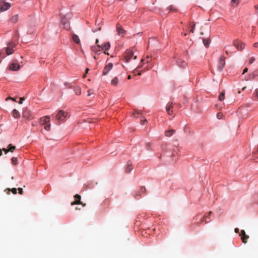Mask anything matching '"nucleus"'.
Returning <instances> with one entry per match:
<instances>
[{
    "label": "nucleus",
    "instance_id": "obj_9",
    "mask_svg": "<svg viewBox=\"0 0 258 258\" xmlns=\"http://www.w3.org/2000/svg\"><path fill=\"white\" fill-rule=\"evenodd\" d=\"M113 67V64L112 63H109L108 64H107L103 71V75H106L108 72L112 69Z\"/></svg>",
    "mask_w": 258,
    "mask_h": 258
},
{
    "label": "nucleus",
    "instance_id": "obj_56",
    "mask_svg": "<svg viewBox=\"0 0 258 258\" xmlns=\"http://www.w3.org/2000/svg\"><path fill=\"white\" fill-rule=\"evenodd\" d=\"M149 62H150V60H148L147 61V63H149Z\"/></svg>",
    "mask_w": 258,
    "mask_h": 258
},
{
    "label": "nucleus",
    "instance_id": "obj_43",
    "mask_svg": "<svg viewBox=\"0 0 258 258\" xmlns=\"http://www.w3.org/2000/svg\"><path fill=\"white\" fill-rule=\"evenodd\" d=\"M234 231H235V233H238L239 231V229L238 228H236L234 229Z\"/></svg>",
    "mask_w": 258,
    "mask_h": 258
},
{
    "label": "nucleus",
    "instance_id": "obj_57",
    "mask_svg": "<svg viewBox=\"0 0 258 258\" xmlns=\"http://www.w3.org/2000/svg\"><path fill=\"white\" fill-rule=\"evenodd\" d=\"M142 65L139 67V68H142Z\"/></svg>",
    "mask_w": 258,
    "mask_h": 258
},
{
    "label": "nucleus",
    "instance_id": "obj_17",
    "mask_svg": "<svg viewBox=\"0 0 258 258\" xmlns=\"http://www.w3.org/2000/svg\"><path fill=\"white\" fill-rule=\"evenodd\" d=\"M72 39L77 44L80 43V40L79 36L75 34H72Z\"/></svg>",
    "mask_w": 258,
    "mask_h": 258
},
{
    "label": "nucleus",
    "instance_id": "obj_40",
    "mask_svg": "<svg viewBox=\"0 0 258 258\" xmlns=\"http://www.w3.org/2000/svg\"><path fill=\"white\" fill-rule=\"evenodd\" d=\"M217 118L218 119H221V114L220 113H217Z\"/></svg>",
    "mask_w": 258,
    "mask_h": 258
},
{
    "label": "nucleus",
    "instance_id": "obj_33",
    "mask_svg": "<svg viewBox=\"0 0 258 258\" xmlns=\"http://www.w3.org/2000/svg\"><path fill=\"white\" fill-rule=\"evenodd\" d=\"M255 60V58L254 57H251L249 59V63L250 64H252Z\"/></svg>",
    "mask_w": 258,
    "mask_h": 258
},
{
    "label": "nucleus",
    "instance_id": "obj_41",
    "mask_svg": "<svg viewBox=\"0 0 258 258\" xmlns=\"http://www.w3.org/2000/svg\"><path fill=\"white\" fill-rule=\"evenodd\" d=\"M141 190L142 192H145L146 191V188L145 187H142L141 188Z\"/></svg>",
    "mask_w": 258,
    "mask_h": 258
},
{
    "label": "nucleus",
    "instance_id": "obj_59",
    "mask_svg": "<svg viewBox=\"0 0 258 258\" xmlns=\"http://www.w3.org/2000/svg\"><path fill=\"white\" fill-rule=\"evenodd\" d=\"M79 209V208H77L76 210Z\"/></svg>",
    "mask_w": 258,
    "mask_h": 258
},
{
    "label": "nucleus",
    "instance_id": "obj_23",
    "mask_svg": "<svg viewBox=\"0 0 258 258\" xmlns=\"http://www.w3.org/2000/svg\"><path fill=\"white\" fill-rule=\"evenodd\" d=\"M61 23L63 25V27L65 29H69V23L64 21L62 18H61Z\"/></svg>",
    "mask_w": 258,
    "mask_h": 258
},
{
    "label": "nucleus",
    "instance_id": "obj_14",
    "mask_svg": "<svg viewBox=\"0 0 258 258\" xmlns=\"http://www.w3.org/2000/svg\"><path fill=\"white\" fill-rule=\"evenodd\" d=\"M133 169L132 163L130 161H128L125 165V171L126 173H130Z\"/></svg>",
    "mask_w": 258,
    "mask_h": 258
},
{
    "label": "nucleus",
    "instance_id": "obj_28",
    "mask_svg": "<svg viewBox=\"0 0 258 258\" xmlns=\"http://www.w3.org/2000/svg\"><path fill=\"white\" fill-rule=\"evenodd\" d=\"M18 21V15H15L14 16L12 17V18H11V21L13 22V23H16L17 22V21Z\"/></svg>",
    "mask_w": 258,
    "mask_h": 258
},
{
    "label": "nucleus",
    "instance_id": "obj_47",
    "mask_svg": "<svg viewBox=\"0 0 258 258\" xmlns=\"http://www.w3.org/2000/svg\"><path fill=\"white\" fill-rule=\"evenodd\" d=\"M245 79L246 81H248V79H249V77H245Z\"/></svg>",
    "mask_w": 258,
    "mask_h": 258
},
{
    "label": "nucleus",
    "instance_id": "obj_27",
    "mask_svg": "<svg viewBox=\"0 0 258 258\" xmlns=\"http://www.w3.org/2000/svg\"><path fill=\"white\" fill-rule=\"evenodd\" d=\"M249 236L247 235H243L241 236V240L244 243H246L247 242V240L248 239Z\"/></svg>",
    "mask_w": 258,
    "mask_h": 258
},
{
    "label": "nucleus",
    "instance_id": "obj_7",
    "mask_svg": "<svg viewBox=\"0 0 258 258\" xmlns=\"http://www.w3.org/2000/svg\"><path fill=\"white\" fill-rule=\"evenodd\" d=\"M99 42L98 39H96V45H94L91 47L92 50L95 52L96 53H99L102 49H101V46H100L99 45L97 44Z\"/></svg>",
    "mask_w": 258,
    "mask_h": 258
},
{
    "label": "nucleus",
    "instance_id": "obj_24",
    "mask_svg": "<svg viewBox=\"0 0 258 258\" xmlns=\"http://www.w3.org/2000/svg\"><path fill=\"white\" fill-rule=\"evenodd\" d=\"M10 148L9 149V150L6 149L5 148H4L3 149V150L5 152V154H7L9 151L13 152L15 150V146H10Z\"/></svg>",
    "mask_w": 258,
    "mask_h": 258
},
{
    "label": "nucleus",
    "instance_id": "obj_21",
    "mask_svg": "<svg viewBox=\"0 0 258 258\" xmlns=\"http://www.w3.org/2000/svg\"><path fill=\"white\" fill-rule=\"evenodd\" d=\"M74 91L76 95H79L81 93V89L79 86H75L74 88Z\"/></svg>",
    "mask_w": 258,
    "mask_h": 258
},
{
    "label": "nucleus",
    "instance_id": "obj_36",
    "mask_svg": "<svg viewBox=\"0 0 258 258\" xmlns=\"http://www.w3.org/2000/svg\"><path fill=\"white\" fill-rule=\"evenodd\" d=\"M245 235H246L245 231L244 230H242L241 231L240 235L242 236Z\"/></svg>",
    "mask_w": 258,
    "mask_h": 258
},
{
    "label": "nucleus",
    "instance_id": "obj_44",
    "mask_svg": "<svg viewBox=\"0 0 258 258\" xmlns=\"http://www.w3.org/2000/svg\"><path fill=\"white\" fill-rule=\"evenodd\" d=\"M253 46L254 47H258V42L254 43Z\"/></svg>",
    "mask_w": 258,
    "mask_h": 258
},
{
    "label": "nucleus",
    "instance_id": "obj_42",
    "mask_svg": "<svg viewBox=\"0 0 258 258\" xmlns=\"http://www.w3.org/2000/svg\"><path fill=\"white\" fill-rule=\"evenodd\" d=\"M248 71V69L247 68H245L243 71V72H242V74H244L246 72H247Z\"/></svg>",
    "mask_w": 258,
    "mask_h": 258
},
{
    "label": "nucleus",
    "instance_id": "obj_34",
    "mask_svg": "<svg viewBox=\"0 0 258 258\" xmlns=\"http://www.w3.org/2000/svg\"><path fill=\"white\" fill-rule=\"evenodd\" d=\"M133 73H134L135 75H136V74H137L138 75H141V72H138V71L137 69H135V70L134 71Z\"/></svg>",
    "mask_w": 258,
    "mask_h": 258
},
{
    "label": "nucleus",
    "instance_id": "obj_10",
    "mask_svg": "<svg viewBox=\"0 0 258 258\" xmlns=\"http://www.w3.org/2000/svg\"><path fill=\"white\" fill-rule=\"evenodd\" d=\"M117 32L118 36L123 37L125 34V31L119 25H117Z\"/></svg>",
    "mask_w": 258,
    "mask_h": 258
},
{
    "label": "nucleus",
    "instance_id": "obj_35",
    "mask_svg": "<svg viewBox=\"0 0 258 258\" xmlns=\"http://www.w3.org/2000/svg\"><path fill=\"white\" fill-rule=\"evenodd\" d=\"M18 191H19V193L20 194V195H22L23 193V189L22 188H18Z\"/></svg>",
    "mask_w": 258,
    "mask_h": 258
},
{
    "label": "nucleus",
    "instance_id": "obj_3",
    "mask_svg": "<svg viewBox=\"0 0 258 258\" xmlns=\"http://www.w3.org/2000/svg\"><path fill=\"white\" fill-rule=\"evenodd\" d=\"M11 5L9 3H6L3 0H0V11L4 12L8 10Z\"/></svg>",
    "mask_w": 258,
    "mask_h": 258
},
{
    "label": "nucleus",
    "instance_id": "obj_32",
    "mask_svg": "<svg viewBox=\"0 0 258 258\" xmlns=\"http://www.w3.org/2000/svg\"><path fill=\"white\" fill-rule=\"evenodd\" d=\"M238 0H231V3L233 6H237L238 4Z\"/></svg>",
    "mask_w": 258,
    "mask_h": 258
},
{
    "label": "nucleus",
    "instance_id": "obj_25",
    "mask_svg": "<svg viewBox=\"0 0 258 258\" xmlns=\"http://www.w3.org/2000/svg\"><path fill=\"white\" fill-rule=\"evenodd\" d=\"M253 99L255 101L258 100V89H256L254 90Z\"/></svg>",
    "mask_w": 258,
    "mask_h": 258
},
{
    "label": "nucleus",
    "instance_id": "obj_12",
    "mask_svg": "<svg viewBox=\"0 0 258 258\" xmlns=\"http://www.w3.org/2000/svg\"><path fill=\"white\" fill-rule=\"evenodd\" d=\"M172 108L173 105L172 103L169 102L167 104L165 109L168 115H171L173 113Z\"/></svg>",
    "mask_w": 258,
    "mask_h": 258
},
{
    "label": "nucleus",
    "instance_id": "obj_39",
    "mask_svg": "<svg viewBox=\"0 0 258 258\" xmlns=\"http://www.w3.org/2000/svg\"><path fill=\"white\" fill-rule=\"evenodd\" d=\"M195 24L193 25V26L192 27L191 30H190V32L191 33H194V29H195Z\"/></svg>",
    "mask_w": 258,
    "mask_h": 258
},
{
    "label": "nucleus",
    "instance_id": "obj_49",
    "mask_svg": "<svg viewBox=\"0 0 258 258\" xmlns=\"http://www.w3.org/2000/svg\"><path fill=\"white\" fill-rule=\"evenodd\" d=\"M255 9H257V13H258V5H256V6H255Z\"/></svg>",
    "mask_w": 258,
    "mask_h": 258
},
{
    "label": "nucleus",
    "instance_id": "obj_38",
    "mask_svg": "<svg viewBox=\"0 0 258 258\" xmlns=\"http://www.w3.org/2000/svg\"><path fill=\"white\" fill-rule=\"evenodd\" d=\"M24 100V99L23 98H21L20 101H19V103L20 104H22Z\"/></svg>",
    "mask_w": 258,
    "mask_h": 258
},
{
    "label": "nucleus",
    "instance_id": "obj_4",
    "mask_svg": "<svg viewBox=\"0 0 258 258\" xmlns=\"http://www.w3.org/2000/svg\"><path fill=\"white\" fill-rule=\"evenodd\" d=\"M21 68V66L18 63L16 60H14V61L10 64L9 69L12 71H17L20 70Z\"/></svg>",
    "mask_w": 258,
    "mask_h": 258
},
{
    "label": "nucleus",
    "instance_id": "obj_5",
    "mask_svg": "<svg viewBox=\"0 0 258 258\" xmlns=\"http://www.w3.org/2000/svg\"><path fill=\"white\" fill-rule=\"evenodd\" d=\"M134 52L131 50H127L124 55V58L126 62H128L133 56Z\"/></svg>",
    "mask_w": 258,
    "mask_h": 258
},
{
    "label": "nucleus",
    "instance_id": "obj_6",
    "mask_svg": "<svg viewBox=\"0 0 258 258\" xmlns=\"http://www.w3.org/2000/svg\"><path fill=\"white\" fill-rule=\"evenodd\" d=\"M233 44L238 50H242L245 46L244 43L238 40H234L233 42Z\"/></svg>",
    "mask_w": 258,
    "mask_h": 258
},
{
    "label": "nucleus",
    "instance_id": "obj_54",
    "mask_svg": "<svg viewBox=\"0 0 258 258\" xmlns=\"http://www.w3.org/2000/svg\"><path fill=\"white\" fill-rule=\"evenodd\" d=\"M245 89H246V87H243V88H242V90H244Z\"/></svg>",
    "mask_w": 258,
    "mask_h": 258
},
{
    "label": "nucleus",
    "instance_id": "obj_1",
    "mask_svg": "<svg viewBox=\"0 0 258 258\" xmlns=\"http://www.w3.org/2000/svg\"><path fill=\"white\" fill-rule=\"evenodd\" d=\"M68 112L63 110H59L55 115L56 119L59 122L61 123L66 120L68 116Z\"/></svg>",
    "mask_w": 258,
    "mask_h": 258
},
{
    "label": "nucleus",
    "instance_id": "obj_53",
    "mask_svg": "<svg viewBox=\"0 0 258 258\" xmlns=\"http://www.w3.org/2000/svg\"><path fill=\"white\" fill-rule=\"evenodd\" d=\"M11 97H8V98H7L6 99V100H8V99H11Z\"/></svg>",
    "mask_w": 258,
    "mask_h": 258
},
{
    "label": "nucleus",
    "instance_id": "obj_29",
    "mask_svg": "<svg viewBox=\"0 0 258 258\" xmlns=\"http://www.w3.org/2000/svg\"><path fill=\"white\" fill-rule=\"evenodd\" d=\"M225 95L224 92H221L219 95V100L220 101H223L224 99Z\"/></svg>",
    "mask_w": 258,
    "mask_h": 258
},
{
    "label": "nucleus",
    "instance_id": "obj_19",
    "mask_svg": "<svg viewBox=\"0 0 258 258\" xmlns=\"http://www.w3.org/2000/svg\"><path fill=\"white\" fill-rule=\"evenodd\" d=\"M12 115L14 118H18L20 117V114L19 112L16 109H14L12 111Z\"/></svg>",
    "mask_w": 258,
    "mask_h": 258
},
{
    "label": "nucleus",
    "instance_id": "obj_20",
    "mask_svg": "<svg viewBox=\"0 0 258 258\" xmlns=\"http://www.w3.org/2000/svg\"><path fill=\"white\" fill-rule=\"evenodd\" d=\"M118 78L117 77H115L111 81L110 84L112 86H115L118 84Z\"/></svg>",
    "mask_w": 258,
    "mask_h": 258
},
{
    "label": "nucleus",
    "instance_id": "obj_2",
    "mask_svg": "<svg viewBox=\"0 0 258 258\" xmlns=\"http://www.w3.org/2000/svg\"><path fill=\"white\" fill-rule=\"evenodd\" d=\"M50 116H45L41 118L40 120V123L41 125H44L45 130L47 131L50 129Z\"/></svg>",
    "mask_w": 258,
    "mask_h": 258
},
{
    "label": "nucleus",
    "instance_id": "obj_8",
    "mask_svg": "<svg viewBox=\"0 0 258 258\" xmlns=\"http://www.w3.org/2000/svg\"><path fill=\"white\" fill-rule=\"evenodd\" d=\"M15 46V44L12 42H10L8 44V46L6 48V51L8 55L12 54L14 52L13 47Z\"/></svg>",
    "mask_w": 258,
    "mask_h": 258
},
{
    "label": "nucleus",
    "instance_id": "obj_31",
    "mask_svg": "<svg viewBox=\"0 0 258 258\" xmlns=\"http://www.w3.org/2000/svg\"><path fill=\"white\" fill-rule=\"evenodd\" d=\"M18 163V159L16 157H13L12 158V163L14 165H16Z\"/></svg>",
    "mask_w": 258,
    "mask_h": 258
},
{
    "label": "nucleus",
    "instance_id": "obj_52",
    "mask_svg": "<svg viewBox=\"0 0 258 258\" xmlns=\"http://www.w3.org/2000/svg\"><path fill=\"white\" fill-rule=\"evenodd\" d=\"M131 76H128V79H131Z\"/></svg>",
    "mask_w": 258,
    "mask_h": 258
},
{
    "label": "nucleus",
    "instance_id": "obj_30",
    "mask_svg": "<svg viewBox=\"0 0 258 258\" xmlns=\"http://www.w3.org/2000/svg\"><path fill=\"white\" fill-rule=\"evenodd\" d=\"M141 113V111H138V110H135L133 113H132V116L136 118V117H137V116H136L137 114H140Z\"/></svg>",
    "mask_w": 258,
    "mask_h": 258
},
{
    "label": "nucleus",
    "instance_id": "obj_55",
    "mask_svg": "<svg viewBox=\"0 0 258 258\" xmlns=\"http://www.w3.org/2000/svg\"><path fill=\"white\" fill-rule=\"evenodd\" d=\"M136 58H137V56H136V55H135V56H134V59H136Z\"/></svg>",
    "mask_w": 258,
    "mask_h": 258
},
{
    "label": "nucleus",
    "instance_id": "obj_50",
    "mask_svg": "<svg viewBox=\"0 0 258 258\" xmlns=\"http://www.w3.org/2000/svg\"><path fill=\"white\" fill-rule=\"evenodd\" d=\"M2 150L0 149V156L2 155Z\"/></svg>",
    "mask_w": 258,
    "mask_h": 258
},
{
    "label": "nucleus",
    "instance_id": "obj_45",
    "mask_svg": "<svg viewBox=\"0 0 258 258\" xmlns=\"http://www.w3.org/2000/svg\"><path fill=\"white\" fill-rule=\"evenodd\" d=\"M80 205H82L83 207H85L86 206V204L85 203H83L82 202V204H80Z\"/></svg>",
    "mask_w": 258,
    "mask_h": 258
},
{
    "label": "nucleus",
    "instance_id": "obj_51",
    "mask_svg": "<svg viewBox=\"0 0 258 258\" xmlns=\"http://www.w3.org/2000/svg\"><path fill=\"white\" fill-rule=\"evenodd\" d=\"M86 77V74L85 73V74L83 76V78H85Z\"/></svg>",
    "mask_w": 258,
    "mask_h": 258
},
{
    "label": "nucleus",
    "instance_id": "obj_58",
    "mask_svg": "<svg viewBox=\"0 0 258 258\" xmlns=\"http://www.w3.org/2000/svg\"><path fill=\"white\" fill-rule=\"evenodd\" d=\"M79 209V208H77L76 210Z\"/></svg>",
    "mask_w": 258,
    "mask_h": 258
},
{
    "label": "nucleus",
    "instance_id": "obj_18",
    "mask_svg": "<svg viewBox=\"0 0 258 258\" xmlns=\"http://www.w3.org/2000/svg\"><path fill=\"white\" fill-rule=\"evenodd\" d=\"M175 130L173 129L169 130L165 132V135L166 137H170L175 133Z\"/></svg>",
    "mask_w": 258,
    "mask_h": 258
},
{
    "label": "nucleus",
    "instance_id": "obj_37",
    "mask_svg": "<svg viewBox=\"0 0 258 258\" xmlns=\"http://www.w3.org/2000/svg\"><path fill=\"white\" fill-rule=\"evenodd\" d=\"M87 92H88L87 96H90L91 95V94H92V90L91 89H89L88 90Z\"/></svg>",
    "mask_w": 258,
    "mask_h": 258
},
{
    "label": "nucleus",
    "instance_id": "obj_11",
    "mask_svg": "<svg viewBox=\"0 0 258 258\" xmlns=\"http://www.w3.org/2000/svg\"><path fill=\"white\" fill-rule=\"evenodd\" d=\"M225 66V60L224 58L221 56L220 58L218 64V69L219 71L222 70Z\"/></svg>",
    "mask_w": 258,
    "mask_h": 258
},
{
    "label": "nucleus",
    "instance_id": "obj_48",
    "mask_svg": "<svg viewBox=\"0 0 258 258\" xmlns=\"http://www.w3.org/2000/svg\"><path fill=\"white\" fill-rule=\"evenodd\" d=\"M11 99H12V100H13L14 101H16V100L15 98H14L12 97V98H11Z\"/></svg>",
    "mask_w": 258,
    "mask_h": 258
},
{
    "label": "nucleus",
    "instance_id": "obj_15",
    "mask_svg": "<svg viewBox=\"0 0 258 258\" xmlns=\"http://www.w3.org/2000/svg\"><path fill=\"white\" fill-rule=\"evenodd\" d=\"M110 47V44L109 42L105 43L103 46H101V49L104 50V53L109 55L108 52H106L105 51L108 50Z\"/></svg>",
    "mask_w": 258,
    "mask_h": 258
},
{
    "label": "nucleus",
    "instance_id": "obj_16",
    "mask_svg": "<svg viewBox=\"0 0 258 258\" xmlns=\"http://www.w3.org/2000/svg\"><path fill=\"white\" fill-rule=\"evenodd\" d=\"M212 213V212L210 211L208 213V215H205L204 218L201 220L200 223H201L202 222L205 221V223H207L209 222L208 220V219H210V215H211V214Z\"/></svg>",
    "mask_w": 258,
    "mask_h": 258
},
{
    "label": "nucleus",
    "instance_id": "obj_22",
    "mask_svg": "<svg viewBox=\"0 0 258 258\" xmlns=\"http://www.w3.org/2000/svg\"><path fill=\"white\" fill-rule=\"evenodd\" d=\"M12 191L13 194H17V189L16 188H13L12 189L7 188L5 190V191L7 192V194L9 195L10 194V191Z\"/></svg>",
    "mask_w": 258,
    "mask_h": 258
},
{
    "label": "nucleus",
    "instance_id": "obj_26",
    "mask_svg": "<svg viewBox=\"0 0 258 258\" xmlns=\"http://www.w3.org/2000/svg\"><path fill=\"white\" fill-rule=\"evenodd\" d=\"M203 43H204V45L206 47H208L209 46V44H210V40L208 39H204L203 40Z\"/></svg>",
    "mask_w": 258,
    "mask_h": 258
},
{
    "label": "nucleus",
    "instance_id": "obj_13",
    "mask_svg": "<svg viewBox=\"0 0 258 258\" xmlns=\"http://www.w3.org/2000/svg\"><path fill=\"white\" fill-rule=\"evenodd\" d=\"M74 198L75 199V200L74 202L71 203L72 205H79L80 204H82V202H81V197L79 195L76 194L74 196Z\"/></svg>",
    "mask_w": 258,
    "mask_h": 258
},
{
    "label": "nucleus",
    "instance_id": "obj_46",
    "mask_svg": "<svg viewBox=\"0 0 258 258\" xmlns=\"http://www.w3.org/2000/svg\"><path fill=\"white\" fill-rule=\"evenodd\" d=\"M89 70V69H88V68H87V69H86V71H85V73H86V74L88 73V72Z\"/></svg>",
    "mask_w": 258,
    "mask_h": 258
}]
</instances>
